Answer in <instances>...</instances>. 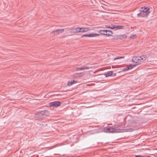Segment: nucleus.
Masks as SVG:
<instances>
[{
	"label": "nucleus",
	"mask_w": 157,
	"mask_h": 157,
	"mask_svg": "<svg viewBox=\"0 0 157 157\" xmlns=\"http://www.w3.org/2000/svg\"><path fill=\"white\" fill-rule=\"evenodd\" d=\"M124 56H117V57H116L115 58H114V60H116V59H122V58H124Z\"/></svg>",
	"instance_id": "nucleus-20"
},
{
	"label": "nucleus",
	"mask_w": 157,
	"mask_h": 157,
	"mask_svg": "<svg viewBox=\"0 0 157 157\" xmlns=\"http://www.w3.org/2000/svg\"><path fill=\"white\" fill-rule=\"evenodd\" d=\"M146 157H151V156H146Z\"/></svg>",
	"instance_id": "nucleus-30"
},
{
	"label": "nucleus",
	"mask_w": 157,
	"mask_h": 157,
	"mask_svg": "<svg viewBox=\"0 0 157 157\" xmlns=\"http://www.w3.org/2000/svg\"><path fill=\"white\" fill-rule=\"evenodd\" d=\"M135 157H144V156L141 155H135Z\"/></svg>",
	"instance_id": "nucleus-24"
},
{
	"label": "nucleus",
	"mask_w": 157,
	"mask_h": 157,
	"mask_svg": "<svg viewBox=\"0 0 157 157\" xmlns=\"http://www.w3.org/2000/svg\"><path fill=\"white\" fill-rule=\"evenodd\" d=\"M100 35V34L97 33H90L89 34H86L82 35L81 36V37H94L97 36H98Z\"/></svg>",
	"instance_id": "nucleus-4"
},
{
	"label": "nucleus",
	"mask_w": 157,
	"mask_h": 157,
	"mask_svg": "<svg viewBox=\"0 0 157 157\" xmlns=\"http://www.w3.org/2000/svg\"><path fill=\"white\" fill-rule=\"evenodd\" d=\"M107 34H106V36H111L113 34V32L110 30H107Z\"/></svg>",
	"instance_id": "nucleus-18"
},
{
	"label": "nucleus",
	"mask_w": 157,
	"mask_h": 157,
	"mask_svg": "<svg viewBox=\"0 0 157 157\" xmlns=\"http://www.w3.org/2000/svg\"><path fill=\"white\" fill-rule=\"evenodd\" d=\"M64 30V29H56L55 30L53 31L51 33L52 35H57L63 32Z\"/></svg>",
	"instance_id": "nucleus-6"
},
{
	"label": "nucleus",
	"mask_w": 157,
	"mask_h": 157,
	"mask_svg": "<svg viewBox=\"0 0 157 157\" xmlns=\"http://www.w3.org/2000/svg\"><path fill=\"white\" fill-rule=\"evenodd\" d=\"M132 62L136 63H140L141 62L139 57H134L132 59Z\"/></svg>",
	"instance_id": "nucleus-7"
},
{
	"label": "nucleus",
	"mask_w": 157,
	"mask_h": 157,
	"mask_svg": "<svg viewBox=\"0 0 157 157\" xmlns=\"http://www.w3.org/2000/svg\"><path fill=\"white\" fill-rule=\"evenodd\" d=\"M152 155H153L155 157H157V154H153Z\"/></svg>",
	"instance_id": "nucleus-27"
},
{
	"label": "nucleus",
	"mask_w": 157,
	"mask_h": 157,
	"mask_svg": "<svg viewBox=\"0 0 157 157\" xmlns=\"http://www.w3.org/2000/svg\"><path fill=\"white\" fill-rule=\"evenodd\" d=\"M106 27L108 28H110L111 29H113L115 28V25H111V26H106Z\"/></svg>",
	"instance_id": "nucleus-19"
},
{
	"label": "nucleus",
	"mask_w": 157,
	"mask_h": 157,
	"mask_svg": "<svg viewBox=\"0 0 157 157\" xmlns=\"http://www.w3.org/2000/svg\"><path fill=\"white\" fill-rule=\"evenodd\" d=\"M91 67L87 66H85L84 67H81L77 68L76 70V71H82L84 70H88Z\"/></svg>",
	"instance_id": "nucleus-8"
},
{
	"label": "nucleus",
	"mask_w": 157,
	"mask_h": 157,
	"mask_svg": "<svg viewBox=\"0 0 157 157\" xmlns=\"http://www.w3.org/2000/svg\"><path fill=\"white\" fill-rule=\"evenodd\" d=\"M89 29L88 28H81V33L87 32Z\"/></svg>",
	"instance_id": "nucleus-14"
},
{
	"label": "nucleus",
	"mask_w": 157,
	"mask_h": 157,
	"mask_svg": "<svg viewBox=\"0 0 157 157\" xmlns=\"http://www.w3.org/2000/svg\"><path fill=\"white\" fill-rule=\"evenodd\" d=\"M43 122H41L40 124V126H41V124L42 126H43L44 125V124H43Z\"/></svg>",
	"instance_id": "nucleus-26"
},
{
	"label": "nucleus",
	"mask_w": 157,
	"mask_h": 157,
	"mask_svg": "<svg viewBox=\"0 0 157 157\" xmlns=\"http://www.w3.org/2000/svg\"><path fill=\"white\" fill-rule=\"evenodd\" d=\"M78 74H80L81 75H83V73H78Z\"/></svg>",
	"instance_id": "nucleus-28"
},
{
	"label": "nucleus",
	"mask_w": 157,
	"mask_h": 157,
	"mask_svg": "<svg viewBox=\"0 0 157 157\" xmlns=\"http://www.w3.org/2000/svg\"><path fill=\"white\" fill-rule=\"evenodd\" d=\"M136 36V34H133L132 35V36L133 37L135 36Z\"/></svg>",
	"instance_id": "nucleus-29"
},
{
	"label": "nucleus",
	"mask_w": 157,
	"mask_h": 157,
	"mask_svg": "<svg viewBox=\"0 0 157 157\" xmlns=\"http://www.w3.org/2000/svg\"><path fill=\"white\" fill-rule=\"evenodd\" d=\"M129 70V67L128 66L127 67L123 69L122 70L123 71H128V70Z\"/></svg>",
	"instance_id": "nucleus-21"
},
{
	"label": "nucleus",
	"mask_w": 157,
	"mask_h": 157,
	"mask_svg": "<svg viewBox=\"0 0 157 157\" xmlns=\"http://www.w3.org/2000/svg\"><path fill=\"white\" fill-rule=\"evenodd\" d=\"M155 150H157V148H155Z\"/></svg>",
	"instance_id": "nucleus-31"
},
{
	"label": "nucleus",
	"mask_w": 157,
	"mask_h": 157,
	"mask_svg": "<svg viewBox=\"0 0 157 157\" xmlns=\"http://www.w3.org/2000/svg\"><path fill=\"white\" fill-rule=\"evenodd\" d=\"M103 131L106 132H131L132 129L128 128L125 129H121L119 125L115 126H108L105 127L103 128Z\"/></svg>",
	"instance_id": "nucleus-1"
},
{
	"label": "nucleus",
	"mask_w": 157,
	"mask_h": 157,
	"mask_svg": "<svg viewBox=\"0 0 157 157\" xmlns=\"http://www.w3.org/2000/svg\"><path fill=\"white\" fill-rule=\"evenodd\" d=\"M139 57L141 62L144 61L147 58V56L145 55H143L140 56H139Z\"/></svg>",
	"instance_id": "nucleus-11"
},
{
	"label": "nucleus",
	"mask_w": 157,
	"mask_h": 157,
	"mask_svg": "<svg viewBox=\"0 0 157 157\" xmlns=\"http://www.w3.org/2000/svg\"><path fill=\"white\" fill-rule=\"evenodd\" d=\"M116 75V73H113V74L112 76H115Z\"/></svg>",
	"instance_id": "nucleus-25"
},
{
	"label": "nucleus",
	"mask_w": 157,
	"mask_h": 157,
	"mask_svg": "<svg viewBox=\"0 0 157 157\" xmlns=\"http://www.w3.org/2000/svg\"><path fill=\"white\" fill-rule=\"evenodd\" d=\"M127 37V36L125 35H122L118 36V38L120 40L125 38Z\"/></svg>",
	"instance_id": "nucleus-16"
},
{
	"label": "nucleus",
	"mask_w": 157,
	"mask_h": 157,
	"mask_svg": "<svg viewBox=\"0 0 157 157\" xmlns=\"http://www.w3.org/2000/svg\"><path fill=\"white\" fill-rule=\"evenodd\" d=\"M137 16L138 17H147L148 15L145 13H144L143 12L140 11V13L137 14Z\"/></svg>",
	"instance_id": "nucleus-9"
},
{
	"label": "nucleus",
	"mask_w": 157,
	"mask_h": 157,
	"mask_svg": "<svg viewBox=\"0 0 157 157\" xmlns=\"http://www.w3.org/2000/svg\"><path fill=\"white\" fill-rule=\"evenodd\" d=\"M141 9L140 10V11L145 13L147 15L150 13V12L149 11V9L148 8L144 6V7H141Z\"/></svg>",
	"instance_id": "nucleus-5"
},
{
	"label": "nucleus",
	"mask_w": 157,
	"mask_h": 157,
	"mask_svg": "<svg viewBox=\"0 0 157 157\" xmlns=\"http://www.w3.org/2000/svg\"><path fill=\"white\" fill-rule=\"evenodd\" d=\"M61 102L59 101H55L50 102L49 105L51 107H58L60 105Z\"/></svg>",
	"instance_id": "nucleus-3"
},
{
	"label": "nucleus",
	"mask_w": 157,
	"mask_h": 157,
	"mask_svg": "<svg viewBox=\"0 0 157 157\" xmlns=\"http://www.w3.org/2000/svg\"><path fill=\"white\" fill-rule=\"evenodd\" d=\"M76 81L75 80L69 81L67 82V85L69 86H71L76 83Z\"/></svg>",
	"instance_id": "nucleus-13"
},
{
	"label": "nucleus",
	"mask_w": 157,
	"mask_h": 157,
	"mask_svg": "<svg viewBox=\"0 0 157 157\" xmlns=\"http://www.w3.org/2000/svg\"><path fill=\"white\" fill-rule=\"evenodd\" d=\"M128 66L129 67V70H131L133 68V67L132 66V64H129Z\"/></svg>",
	"instance_id": "nucleus-22"
},
{
	"label": "nucleus",
	"mask_w": 157,
	"mask_h": 157,
	"mask_svg": "<svg viewBox=\"0 0 157 157\" xmlns=\"http://www.w3.org/2000/svg\"><path fill=\"white\" fill-rule=\"evenodd\" d=\"M73 32L74 33H81V28H77L74 29Z\"/></svg>",
	"instance_id": "nucleus-15"
},
{
	"label": "nucleus",
	"mask_w": 157,
	"mask_h": 157,
	"mask_svg": "<svg viewBox=\"0 0 157 157\" xmlns=\"http://www.w3.org/2000/svg\"><path fill=\"white\" fill-rule=\"evenodd\" d=\"M124 26L115 25V28H116L117 29H123L124 28Z\"/></svg>",
	"instance_id": "nucleus-17"
},
{
	"label": "nucleus",
	"mask_w": 157,
	"mask_h": 157,
	"mask_svg": "<svg viewBox=\"0 0 157 157\" xmlns=\"http://www.w3.org/2000/svg\"><path fill=\"white\" fill-rule=\"evenodd\" d=\"M107 30H101L98 31V32L102 35H106Z\"/></svg>",
	"instance_id": "nucleus-10"
},
{
	"label": "nucleus",
	"mask_w": 157,
	"mask_h": 157,
	"mask_svg": "<svg viewBox=\"0 0 157 157\" xmlns=\"http://www.w3.org/2000/svg\"><path fill=\"white\" fill-rule=\"evenodd\" d=\"M49 114V112L47 110L39 111L35 114V118L36 120H41L44 117L48 116Z\"/></svg>",
	"instance_id": "nucleus-2"
},
{
	"label": "nucleus",
	"mask_w": 157,
	"mask_h": 157,
	"mask_svg": "<svg viewBox=\"0 0 157 157\" xmlns=\"http://www.w3.org/2000/svg\"><path fill=\"white\" fill-rule=\"evenodd\" d=\"M104 74L105 75V77H108L111 76L113 74V71H108L106 72Z\"/></svg>",
	"instance_id": "nucleus-12"
},
{
	"label": "nucleus",
	"mask_w": 157,
	"mask_h": 157,
	"mask_svg": "<svg viewBox=\"0 0 157 157\" xmlns=\"http://www.w3.org/2000/svg\"><path fill=\"white\" fill-rule=\"evenodd\" d=\"M140 64V63H135V64H132V67L134 68V67H136V66H137V65H138V64Z\"/></svg>",
	"instance_id": "nucleus-23"
}]
</instances>
